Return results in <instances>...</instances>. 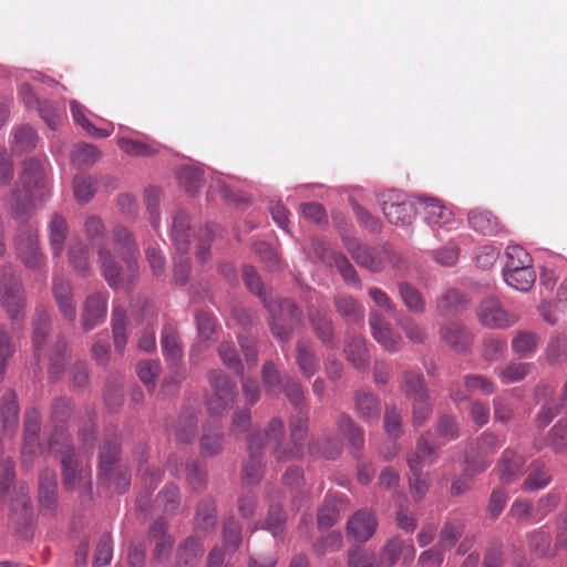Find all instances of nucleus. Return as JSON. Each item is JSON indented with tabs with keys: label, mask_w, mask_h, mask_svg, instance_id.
<instances>
[{
	"label": "nucleus",
	"mask_w": 567,
	"mask_h": 567,
	"mask_svg": "<svg viewBox=\"0 0 567 567\" xmlns=\"http://www.w3.org/2000/svg\"><path fill=\"white\" fill-rule=\"evenodd\" d=\"M308 414L303 410L297 411L290 420V443L291 447H282L285 439L284 422L279 417H274L267 429V445L278 462H287L299 458L303 455V444L308 433Z\"/></svg>",
	"instance_id": "1"
},
{
	"label": "nucleus",
	"mask_w": 567,
	"mask_h": 567,
	"mask_svg": "<svg viewBox=\"0 0 567 567\" xmlns=\"http://www.w3.org/2000/svg\"><path fill=\"white\" fill-rule=\"evenodd\" d=\"M20 183L23 187V194L20 190H14L8 202L11 212L18 217L24 216L33 200L35 198L41 199L45 194L43 164L35 158L24 161Z\"/></svg>",
	"instance_id": "2"
},
{
	"label": "nucleus",
	"mask_w": 567,
	"mask_h": 567,
	"mask_svg": "<svg viewBox=\"0 0 567 567\" xmlns=\"http://www.w3.org/2000/svg\"><path fill=\"white\" fill-rule=\"evenodd\" d=\"M120 452L118 435L115 432L106 434L99 453V476L105 483L114 484L120 493H124L130 486L131 474L126 468H120Z\"/></svg>",
	"instance_id": "3"
},
{
	"label": "nucleus",
	"mask_w": 567,
	"mask_h": 567,
	"mask_svg": "<svg viewBox=\"0 0 567 567\" xmlns=\"http://www.w3.org/2000/svg\"><path fill=\"white\" fill-rule=\"evenodd\" d=\"M0 305L8 315L13 329L23 326L25 320V290L21 279L4 268L0 278Z\"/></svg>",
	"instance_id": "4"
},
{
	"label": "nucleus",
	"mask_w": 567,
	"mask_h": 567,
	"mask_svg": "<svg viewBox=\"0 0 567 567\" xmlns=\"http://www.w3.org/2000/svg\"><path fill=\"white\" fill-rule=\"evenodd\" d=\"M265 307L270 312V330L272 336L279 341L288 342L293 333V324L298 323L301 319L299 307L290 299L267 300Z\"/></svg>",
	"instance_id": "5"
},
{
	"label": "nucleus",
	"mask_w": 567,
	"mask_h": 567,
	"mask_svg": "<svg viewBox=\"0 0 567 567\" xmlns=\"http://www.w3.org/2000/svg\"><path fill=\"white\" fill-rule=\"evenodd\" d=\"M103 277L109 286L113 289H131L138 275V266L136 259L123 260L126 268L123 269L115 260L112 252L100 247L97 250Z\"/></svg>",
	"instance_id": "6"
},
{
	"label": "nucleus",
	"mask_w": 567,
	"mask_h": 567,
	"mask_svg": "<svg viewBox=\"0 0 567 567\" xmlns=\"http://www.w3.org/2000/svg\"><path fill=\"white\" fill-rule=\"evenodd\" d=\"M212 394L207 398V409L210 415L220 416L228 411L237 398L236 384L220 370L208 373Z\"/></svg>",
	"instance_id": "7"
},
{
	"label": "nucleus",
	"mask_w": 567,
	"mask_h": 567,
	"mask_svg": "<svg viewBox=\"0 0 567 567\" xmlns=\"http://www.w3.org/2000/svg\"><path fill=\"white\" fill-rule=\"evenodd\" d=\"M16 249L23 265L30 269H41L45 257L39 246L38 229L31 225L21 226L16 235Z\"/></svg>",
	"instance_id": "8"
},
{
	"label": "nucleus",
	"mask_w": 567,
	"mask_h": 567,
	"mask_svg": "<svg viewBox=\"0 0 567 567\" xmlns=\"http://www.w3.org/2000/svg\"><path fill=\"white\" fill-rule=\"evenodd\" d=\"M478 321L489 329H506L518 321V316L507 311L494 297H486L477 308Z\"/></svg>",
	"instance_id": "9"
},
{
	"label": "nucleus",
	"mask_w": 567,
	"mask_h": 567,
	"mask_svg": "<svg viewBox=\"0 0 567 567\" xmlns=\"http://www.w3.org/2000/svg\"><path fill=\"white\" fill-rule=\"evenodd\" d=\"M33 518L29 487L20 484L14 488L10 504L9 522L17 533L27 536V528Z\"/></svg>",
	"instance_id": "10"
},
{
	"label": "nucleus",
	"mask_w": 567,
	"mask_h": 567,
	"mask_svg": "<svg viewBox=\"0 0 567 567\" xmlns=\"http://www.w3.org/2000/svg\"><path fill=\"white\" fill-rule=\"evenodd\" d=\"M109 293L94 291L84 299L80 323L84 332H89L103 323L107 315Z\"/></svg>",
	"instance_id": "11"
},
{
	"label": "nucleus",
	"mask_w": 567,
	"mask_h": 567,
	"mask_svg": "<svg viewBox=\"0 0 567 567\" xmlns=\"http://www.w3.org/2000/svg\"><path fill=\"white\" fill-rule=\"evenodd\" d=\"M501 441L494 433H483L475 442L467 458L466 472L476 475L484 472L491 464L488 457L501 446Z\"/></svg>",
	"instance_id": "12"
},
{
	"label": "nucleus",
	"mask_w": 567,
	"mask_h": 567,
	"mask_svg": "<svg viewBox=\"0 0 567 567\" xmlns=\"http://www.w3.org/2000/svg\"><path fill=\"white\" fill-rule=\"evenodd\" d=\"M41 430V413L35 406L28 408L23 419V442L21 455L23 463L42 451L39 437Z\"/></svg>",
	"instance_id": "13"
},
{
	"label": "nucleus",
	"mask_w": 567,
	"mask_h": 567,
	"mask_svg": "<svg viewBox=\"0 0 567 567\" xmlns=\"http://www.w3.org/2000/svg\"><path fill=\"white\" fill-rule=\"evenodd\" d=\"M62 484L65 489L76 487L89 489L91 487V470L85 467L75 457V454H65L61 458Z\"/></svg>",
	"instance_id": "14"
},
{
	"label": "nucleus",
	"mask_w": 567,
	"mask_h": 567,
	"mask_svg": "<svg viewBox=\"0 0 567 567\" xmlns=\"http://www.w3.org/2000/svg\"><path fill=\"white\" fill-rule=\"evenodd\" d=\"M161 348L166 363L176 369L177 381L182 379L179 368L183 362V346L177 329L173 324H165L161 332Z\"/></svg>",
	"instance_id": "15"
},
{
	"label": "nucleus",
	"mask_w": 567,
	"mask_h": 567,
	"mask_svg": "<svg viewBox=\"0 0 567 567\" xmlns=\"http://www.w3.org/2000/svg\"><path fill=\"white\" fill-rule=\"evenodd\" d=\"M369 324L374 340L386 351L395 352L400 349L402 338L394 331L391 323L377 311H371Z\"/></svg>",
	"instance_id": "16"
},
{
	"label": "nucleus",
	"mask_w": 567,
	"mask_h": 567,
	"mask_svg": "<svg viewBox=\"0 0 567 567\" xmlns=\"http://www.w3.org/2000/svg\"><path fill=\"white\" fill-rule=\"evenodd\" d=\"M377 525V519L370 511L360 509L348 520L347 538L355 543H365L374 534Z\"/></svg>",
	"instance_id": "17"
},
{
	"label": "nucleus",
	"mask_w": 567,
	"mask_h": 567,
	"mask_svg": "<svg viewBox=\"0 0 567 567\" xmlns=\"http://www.w3.org/2000/svg\"><path fill=\"white\" fill-rule=\"evenodd\" d=\"M247 449L249 460L244 465L243 483L247 486L257 485L262 474V449L264 444L259 435H252L248 439Z\"/></svg>",
	"instance_id": "18"
},
{
	"label": "nucleus",
	"mask_w": 567,
	"mask_h": 567,
	"mask_svg": "<svg viewBox=\"0 0 567 567\" xmlns=\"http://www.w3.org/2000/svg\"><path fill=\"white\" fill-rule=\"evenodd\" d=\"M52 293L61 316L69 322L76 318V306L70 281L61 276L53 278Z\"/></svg>",
	"instance_id": "19"
},
{
	"label": "nucleus",
	"mask_w": 567,
	"mask_h": 567,
	"mask_svg": "<svg viewBox=\"0 0 567 567\" xmlns=\"http://www.w3.org/2000/svg\"><path fill=\"white\" fill-rule=\"evenodd\" d=\"M308 318L316 336L320 339L322 344L329 349L337 348L338 341L333 332V323L327 312L310 306L308 308Z\"/></svg>",
	"instance_id": "20"
},
{
	"label": "nucleus",
	"mask_w": 567,
	"mask_h": 567,
	"mask_svg": "<svg viewBox=\"0 0 567 567\" xmlns=\"http://www.w3.org/2000/svg\"><path fill=\"white\" fill-rule=\"evenodd\" d=\"M415 202L400 198L383 202V214L385 218L394 225H410L416 212Z\"/></svg>",
	"instance_id": "21"
},
{
	"label": "nucleus",
	"mask_w": 567,
	"mask_h": 567,
	"mask_svg": "<svg viewBox=\"0 0 567 567\" xmlns=\"http://www.w3.org/2000/svg\"><path fill=\"white\" fill-rule=\"evenodd\" d=\"M56 488L55 473L44 470L39 477V505L40 511L45 515L53 514L58 507Z\"/></svg>",
	"instance_id": "22"
},
{
	"label": "nucleus",
	"mask_w": 567,
	"mask_h": 567,
	"mask_svg": "<svg viewBox=\"0 0 567 567\" xmlns=\"http://www.w3.org/2000/svg\"><path fill=\"white\" fill-rule=\"evenodd\" d=\"M417 209L424 215V219L430 225L444 226L452 221L453 214L445 207L441 200L432 197H415Z\"/></svg>",
	"instance_id": "23"
},
{
	"label": "nucleus",
	"mask_w": 567,
	"mask_h": 567,
	"mask_svg": "<svg viewBox=\"0 0 567 567\" xmlns=\"http://www.w3.org/2000/svg\"><path fill=\"white\" fill-rule=\"evenodd\" d=\"M441 339L456 352H465L473 342V334L458 322H449L440 329Z\"/></svg>",
	"instance_id": "24"
},
{
	"label": "nucleus",
	"mask_w": 567,
	"mask_h": 567,
	"mask_svg": "<svg viewBox=\"0 0 567 567\" xmlns=\"http://www.w3.org/2000/svg\"><path fill=\"white\" fill-rule=\"evenodd\" d=\"M49 245L54 257H61L69 235L66 219L59 213H53L47 225Z\"/></svg>",
	"instance_id": "25"
},
{
	"label": "nucleus",
	"mask_w": 567,
	"mask_h": 567,
	"mask_svg": "<svg viewBox=\"0 0 567 567\" xmlns=\"http://www.w3.org/2000/svg\"><path fill=\"white\" fill-rule=\"evenodd\" d=\"M102 183L107 187L115 188L116 179L110 176L101 177L100 181L90 175L79 174L73 181L74 197L79 203H89L96 192V184Z\"/></svg>",
	"instance_id": "26"
},
{
	"label": "nucleus",
	"mask_w": 567,
	"mask_h": 567,
	"mask_svg": "<svg viewBox=\"0 0 567 567\" xmlns=\"http://www.w3.org/2000/svg\"><path fill=\"white\" fill-rule=\"evenodd\" d=\"M344 246L360 267H364L373 272L381 270V259L375 256L370 248L362 245L358 239L348 238L344 241Z\"/></svg>",
	"instance_id": "27"
},
{
	"label": "nucleus",
	"mask_w": 567,
	"mask_h": 567,
	"mask_svg": "<svg viewBox=\"0 0 567 567\" xmlns=\"http://www.w3.org/2000/svg\"><path fill=\"white\" fill-rule=\"evenodd\" d=\"M525 460L512 449H506L497 463L495 472L504 483L513 482L522 472Z\"/></svg>",
	"instance_id": "28"
},
{
	"label": "nucleus",
	"mask_w": 567,
	"mask_h": 567,
	"mask_svg": "<svg viewBox=\"0 0 567 567\" xmlns=\"http://www.w3.org/2000/svg\"><path fill=\"white\" fill-rule=\"evenodd\" d=\"M337 312L348 324H360L364 320L363 307L350 295L341 293L333 298Z\"/></svg>",
	"instance_id": "29"
},
{
	"label": "nucleus",
	"mask_w": 567,
	"mask_h": 567,
	"mask_svg": "<svg viewBox=\"0 0 567 567\" xmlns=\"http://www.w3.org/2000/svg\"><path fill=\"white\" fill-rule=\"evenodd\" d=\"M468 224L472 229L484 236H495L502 230L499 219L489 210L472 209L468 213Z\"/></svg>",
	"instance_id": "30"
},
{
	"label": "nucleus",
	"mask_w": 567,
	"mask_h": 567,
	"mask_svg": "<svg viewBox=\"0 0 567 567\" xmlns=\"http://www.w3.org/2000/svg\"><path fill=\"white\" fill-rule=\"evenodd\" d=\"M51 317L45 309H38L33 320L32 344L38 361L44 355L43 344L50 332Z\"/></svg>",
	"instance_id": "31"
},
{
	"label": "nucleus",
	"mask_w": 567,
	"mask_h": 567,
	"mask_svg": "<svg viewBox=\"0 0 567 567\" xmlns=\"http://www.w3.org/2000/svg\"><path fill=\"white\" fill-rule=\"evenodd\" d=\"M353 399L355 412L362 421L371 423L379 420L381 409L377 396L370 392L357 391Z\"/></svg>",
	"instance_id": "32"
},
{
	"label": "nucleus",
	"mask_w": 567,
	"mask_h": 567,
	"mask_svg": "<svg viewBox=\"0 0 567 567\" xmlns=\"http://www.w3.org/2000/svg\"><path fill=\"white\" fill-rule=\"evenodd\" d=\"M503 277L509 287L518 291H528L536 280L533 265L518 268H504Z\"/></svg>",
	"instance_id": "33"
},
{
	"label": "nucleus",
	"mask_w": 567,
	"mask_h": 567,
	"mask_svg": "<svg viewBox=\"0 0 567 567\" xmlns=\"http://www.w3.org/2000/svg\"><path fill=\"white\" fill-rule=\"evenodd\" d=\"M296 363L300 373L309 379L313 377L319 367V361L310 342L306 340H299L296 343Z\"/></svg>",
	"instance_id": "34"
},
{
	"label": "nucleus",
	"mask_w": 567,
	"mask_h": 567,
	"mask_svg": "<svg viewBox=\"0 0 567 567\" xmlns=\"http://www.w3.org/2000/svg\"><path fill=\"white\" fill-rule=\"evenodd\" d=\"M1 422L6 434H12L19 424V404L13 391H8L2 396Z\"/></svg>",
	"instance_id": "35"
},
{
	"label": "nucleus",
	"mask_w": 567,
	"mask_h": 567,
	"mask_svg": "<svg viewBox=\"0 0 567 567\" xmlns=\"http://www.w3.org/2000/svg\"><path fill=\"white\" fill-rule=\"evenodd\" d=\"M172 239L176 250L184 255L189 249V217L184 212H178L172 224Z\"/></svg>",
	"instance_id": "36"
},
{
	"label": "nucleus",
	"mask_w": 567,
	"mask_h": 567,
	"mask_svg": "<svg viewBox=\"0 0 567 567\" xmlns=\"http://www.w3.org/2000/svg\"><path fill=\"white\" fill-rule=\"evenodd\" d=\"M436 460V452L429 444L427 437L420 436L416 442V450L408 457V465L411 472L421 471L423 466L433 464Z\"/></svg>",
	"instance_id": "37"
},
{
	"label": "nucleus",
	"mask_w": 567,
	"mask_h": 567,
	"mask_svg": "<svg viewBox=\"0 0 567 567\" xmlns=\"http://www.w3.org/2000/svg\"><path fill=\"white\" fill-rule=\"evenodd\" d=\"M337 427L357 452L362 450L364 445L363 430L348 414L339 415Z\"/></svg>",
	"instance_id": "38"
},
{
	"label": "nucleus",
	"mask_w": 567,
	"mask_h": 567,
	"mask_svg": "<svg viewBox=\"0 0 567 567\" xmlns=\"http://www.w3.org/2000/svg\"><path fill=\"white\" fill-rule=\"evenodd\" d=\"M69 261L73 268V270L85 277L90 274V260H89V250L86 245L80 239H73L69 247Z\"/></svg>",
	"instance_id": "39"
},
{
	"label": "nucleus",
	"mask_w": 567,
	"mask_h": 567,
	"mask_svg": "<svg viewBox=\"0 0 567 567\" xmlns=\"http://www.w3.org/2000/svg\"><path fill=\"white\" fill-rule=\"evenodd\" d=\"M467 303L468 300L460 290L450 288L437 298L436 307L442 316H450L465 308Z\"/></svg>",
	"instance_id": "40"
},
{
	"label": "nucleus",
	"mask_w": 567,
	"mask_h": 567,
	"mask_svg": "<svg viewBox=\"0 0 567 567\" xmlns=\"http://www.w3.org/2000/svg\"><path fill=\"white\" fill-rule=\"evenodd\" d=\"M112 234L114 246L120 251L122 259H136L137 246L132 233L127 228L117 225L113 228Z\"/></svg>",
	"instance_id": "41"
},
{
	"label": "nucleus",
	"mask_w": 567,
	"mask_h": 567,
	"mask_svg": "<svg viewBox=\"0 0 567 567\" xmlns=\"http://www.w3.org/2000/svg\"><path fill=\"white\" fill-rule=\"evenodd\" d=\"M141 311L143 320L147 321V328L144 330L142 337L138 340V348L143 351L152 352L156 348V341L155 331L154 328L151 326V322L156 317V310L153 303L144 301L141 307Z\"/></svg>",
	"instance_id": "42"
},
{
	"label": "nucleus",
	"mask_w": 567,
	"mask_h": 567,
	"mask_svg": "<svg viewBox=\"0 0 567 567\" xmlns=\"http://www.w3.org/2000/svg\"><path fill=\"white\" fill-rule=\"evenodd\" d=\"M176 178L179 186L190 195L196 194L203 185V172L192 165L181 166L176 171Z\"/></svg>",
	"instance_id": "43"
},
{
	"label": "nucleus",
	"mask_w": 567,
	"mask_h": 567,
	"mask_svg": "<svg viewBox=\"0 0 567 567\" xmlns=\"http://www.w3.org/2000/svg\"><path fill=\"white\" fill-rule=\"evenodd\" d=\"M344 354L357 369H364L369 363L365 340L362 337L350 338L346 343Z\"/></svg>",
	"instance_id": "44"
},
{
	"label": "nucleus",
	"mask_w": 567,
	"mask_h": 567,
	"mask_svg": "<svg viewBox=\"0 0 567 567\" xmlns=\"http://www.w3.org/2000/svg\"><path fill=\"white\" fill-rule=\"evenodd\" d=\"M12 151L20 154L31 152L37 147L38 135L35 131L29 125L17 126L12 133Z\"/></svg>",
	"instance_id": "45"
},
{
	"label": "nucleus",
	"mask_w": 567,
	"mask_h": 567,
	"mask_svg": "<svg viewBox=\"0 0 567 567\" xmlns=\"http://www.w3.org/2000/svg\"><path fill=\"white\" fill-rule=\"evenodd\" d=\"M47 452L52 454H59L61 455V458L65 454H74L71 437L66 432L65 427L54 425L49 437Z\"/></svg>",
	"instance_id": "46"
},
{
	"label": "nucleus",
	"mask_w": 567,
	"mask_h": 567,
	"mask_svg": "<svg viewBox=\"0 0 567 567\" xmlns=\"http://www.w3.org/2000/svg\"><path fill=\"white\" fill-rule=\"evenodd\" d=\"M241 544V526L234 518L229 517L223 525V549L228 556L236 553Z\"/></svg>",
	"instance_id": "47"
},
{
	"label": "nucleus",
	"mask_w": 567,
	"mask_h": 567,
	"mask_svg": "<svg viewBox=\"0 0 567 567\" xmlns=\"http://www.w3.org/2000/svg\"><path fill=\"white\" fill-rule=\"evenodd\" d=\"M204 553L200 540L197 537L189 536L177 549L178 560L186 566H195Z\"/></svg>",
	"instance_id": "48"
},
{
	"label": "nucleus",
	"mask_w": 567,
	"mask_h": 567,
	"mask_svg": "<svg viewBox=\"0 0 567 567\" xmlns=\"http://www.w3.org/2000/svg\"><path fill=\"white\" fill-rule=\"evenodd\" d=\"M401 390L412 401L429 396L422 375L413 371H408L403 374Z\"/></svg>",
	"instance_id": "49"
},
{
	"label": "nucleus",
	"mask_w": 567,
	"mask_h": 567,
	"mask_svg": "<svg viewBox=\"0 0 567 567\" xmlns=\"http://www.w3.org/2000/svg\"><path fill=\"white\" fill-rule=\"evenodd\" d=\"M464 529L463 522L457 517H449L440 532L437 545L450 550L461 537Z\"/></svg>",
	"instance_id": "50"
},
{
	"label": "nucleus",
	"mask_w": 567,
	"mask_h": 567,
	"mask_svg": "<svg viewBox=\"0 0 567 567\" xmlns=\"http://www.w3.org/2000/svg\"><path fill=\"white\" fill-rule=\"evenodd\" d=\"M70 109L74 121L80 124L89 135L94 137H107L113 132V126L96 127L84 115V106L76 101H71Z\"/></svg>",
	"instance_id": "51"
},
{
	"label": "nucleus",
	"mask_w": 567,
	"mask_h": 567,
	"mask_svg": "<svg viewBox=\"0 0 567 567\" xmlns=\"http://www.w3.org/2000/svg\"><path fill=\"white\" fill-rule=\"evenodd\" d=\"M112 332H113V339H114V348L117 352L122 353L126 342V328H125V321H126V311L121 306H115L112 311Z\"/></svg>",
	"instance_id": "52"
},
{
	"label": "nucleus",
	"mask_w": 567,
	"mask_h": 567,
	"mask_svg": "<svg viewBox=\"0 0 567 567\" xmlns=\"http://www.w3.org/2000/svg\"><path fill=\"white\" fill-rule=\"evenodd\" d=\"M399 293L402 302L409 311L414 313H422L425 310V301L419 289L409 282H401L399 285Z\"/></svg>",
	"instance_id": "53"
},
{
	"label": "nucleus",
	"mask_w": 567,
	"mask_h": 567,
	"mask_svg": "<svg viewBox=\"0 0 567 567\" xmlns=\"http://www.w3.org/2000/svg\"><path fill=\"white\" fill-rule=\"evenodd\" d=\"M551 480L550 474L545 470L544 465L536 461L530 464L529 473L523 482L524 491H538L546 487Z\"/></svg>",
	"instance_id": "54"
},
{
	"label": "nucleus",
	"mask_w": 567,
	"mask_h": 567,
	"mask_svg": "<svg viewBox=\"0 0 567 567\" xmlns=\"http://www.w3.org/2000/svg\"><path fill=\"white\" fill-rule=\"evenodd\" d=\"M539 338L534 332L518 331L512 340L513 351L520 358H527L535 353Z\"/></svg>",
	"instance_id": "55"
},
{
	"label": "nucleus",
	"mask_w": 567,
	"mask_h": 567,
	"mask_svg": "<svg viewBox=\"0 0 567 567\" xmlns=\"http://www.w3.org/2000/svg\"><path fill=\"white\" fill-rule=\"evenodd\" d=\"M308 451L311 455H322L328 460H333L341 453V443L337 439L322 436L310 442Z\"/></svg>",
	"instance_id": "56"
},
{
	"label": "nucleus",
	"mask_w": 567,
	"mask_h": 567,
	"mask_svg": "<svg viewBox=\"0 0 567 567\" xmlns=\"http://www.w3.org/2000/svg\"><path fill=\"white\" fill-rule=\"evenodd\" d=\"M117 146L130 156L148 157L155 155L158 152L155 144L126 137L118 138Z\"/></svg>",
	"instance_id": "57"
},
{
	"label": "nucleus",
	"mask_w": 567,
	"mask_h": 567,
	"mask_svg": "<svg viewBox=\"0 0 567 567\" xmlns=\"http://www.w3.org/2000/svg\"><path fill=\"white\" fill-rule=\"evenodd\" d=\"M73 414V405L70 399L60 396L52 401L50 406V421L58 426H63Z\"/></svg>",
	"instance_id": "58"
},
{
	"label": "nucleus",
	"mask_w": 567,
	"mask_h": 567,
	"mask_svg": "<svg viewBox=\"0 0 567 567\" xmlns=\"http://www.w3.org/2000/svg\"><path fill=\"white\" fill-rule=\"evenodd\" d=\"M287 516L280 504L270 505L267 516L262 523V528L277 536L284 533L286 527Z\"/></svg>",
	"instance_id": "59"
},
{
	"label": "nucleus",
	"mask_w": 567,
	"mask_h": 567,
	"mask_svg": "<svg viewBox=\"0 0 567 567\" xmlns=\"http://www.w3.org/2000/svg\"><path fill=\"white\" fill-rule=\"evenodd\" d=\"M533 368V363L511 362L498 370L503 383L509 384L524 380Z\"/></svg>",
	"instance_id": "60"
},
{
	"label": "nucleus",
	"mask_w": 567,
	"mask_h": 567,
	"mask_svg": "<svg viewBox=\"0 0 567 567\" xmlns=\"http://www.w3.org/2000/svg\"><path fill=\"white\" fill-rule=\"evenodd\" d=\"M546 445L555 453L567 452V422H557L548 432Z\"/></svg>",
	"instance_id": "61"
},
{
	"label": "nucleus",
	"mask_w": 567,
	"mask_h": 567,
	"mask_svg": "<svg viewBox=\"0 0 567 567\" xmlns=\"http://www.w3.org/2000/svg\"><path fill=\"white\" fill-rule=\"evenodd\" d=\"M100 156L101 152L97 147L91 144L81 143L75 145L71 154V159L73 164L78 165L79 167H83L94 164L100 158Z\"/></svg>",
	"instance_id": "62"
},
{
	"label": "nucleus",
	"mask_w": 567,
	"mask_h": 567,
	"mask_svg": "<svg viewBox=\"0 0 567 567\" xmlns=\"http://www.w3.org/2000/svg\"><path fill=\"white\" fill-rule=\"evenodd\" d=\"M196 528L208 530L216 525V506L213 501H203L195 515Z\"/></svg>",
	"instance_id": "63"
},
{
	"label": "nucleus",
	"mask_w": 567,
	"mask_h": 567,
	"mask_svg": "<svg viewBox=\"0 0 567 567\" xmlns=\"http://www.w3.org/2000/svg\"><path fill=\"white\" fill-rule=\"evenodd\" d=\"M68 348V342L64 338H59L54 344V348L50 354V365L49 373L53 378H59L61 373L64 371L65 363V352Z\"/></svg>",
	"instance_id": "64"
}]
</instances>
